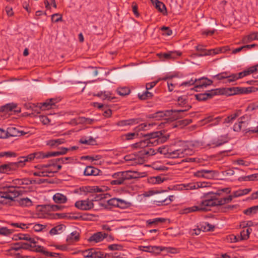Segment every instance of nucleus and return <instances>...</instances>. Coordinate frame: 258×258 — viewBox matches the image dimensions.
Returning <instances> with one entry per match:
<instances>
[{
    "label": "nucleus",
    "mask_w": 258,
    "mask_h": 258,
    "mask_svg": "<svg viewBox=\"0 0 258 258\" xmlns=\"http://www.w3.org/2000/svg\"><path fill=\"white\" fill-rule=\"evenodd\" d=\"M219 194L217 193L208 194L205 200H203L199 206H195V212L210 211L212 207L223 206L232 200V197L231 196L223 198H219Z\"/></svg>",
    "instance_id": "nucleus-1"
},
{
    "label": "nucleus",
    "mask_w": 258,
    "mask_h": 258,
    "mask_svg": "<svg viewBox=\"0 0 258 258\" xmlns=\"http://www.w3.org/2000/svg\"><path fill=\"white\" fill-rule=\"evenodd\" d=\"M143 136L147 138L133 144L134 148H145L151 146H157L165 143L169 138V135L164 136L161 131L152 132Z\"/></svg>",
    "instance_id": "nucleus-2"
},
{
    "label": "nucleus",
    "mask_w": 258,
    "mask_h": 258,
    "mask_svg": "<svg viewBox=\"0 0 258 258\" xmlns=\"http://www.w3.org/2000/svg\"><path fill=\"white\" fill-rule=\"evenodd\" d=\"M186 110L187 109H171L165 111H160L150 115L149 118H156L157 119H160L161 118L165 116L169 117V118L165 119V120H167V121L165 122V123H166L169 121L176 120L178 118L181 117V116L180 115V113Z\"/></svg>",
    "instance_id": "nucleus-3"
},
{
    "label": "nucleus",
    "mask_w": 258,
    "mask_h": 258,
    "mask_svg": "<svg viewBox=\"0 0 258 258\" xmlns=\"http://www.w3.org/2000/svg\"><path fill=\"white\" fill-rule=\"evenodd\" d=\"M18 188L16 186L4 187L3 190L0 191V203L7 204L9 202L14 201V199L21 194Z\"/></svg>",
    "instance_id": "nucleus-4"
},
{
    "label": "nucleus",
    "mask_w": 258,
    "mask_h": 258,
    "mask_svg": "<svg viewBox=\"0 0 258 258\" xmlns=\"http://www.w3.org/2000/svg\"><path fill=\"white\" fill-rule=\"evenodd\" d=\"M180 148L174 149H171L169 155L167 158H182L184 155H191L192 151L186 148L184 143L180 142Z\"/></svg>",
    "instance_id": "nucleus-5"
},
{
    "label": "nucleus",
    "mask_w": 258,
    "mask_h": 258,
    "mask_svg": "<svg viewBox=\"0 0 258 258\" xmlns=\"http://www.w3.org/2000/svg\"><path fill=\"white\" fill-rule=\"evenodd\" d=\"M140 249L143 251L155 253H159L161 251L166 250L167 252L170 253L176 252V249L171 247H166L158 246H141Z\"/></svg>",
    "instance_id": "nucleus-6"
},
{
    "label": "nucleus",
    "mask_w": 258,
    "mask_h": 258,
    "mask_svg": "<svg viewBox=\"0 0 258 258\" xmlns=\"http://www.w3.org/2000/svg\"><path fill=\"white\" fill-rule=\"evenodd\" d=\"M222 117L218 116L214 117L213 116H209L205 117L199 121H198L197 123L195 124V129L198 127L202 126L208 123L212 122L210 126L217 125L221 120Z\"/></svg>",
    "instance_id": "nucleus-7"
},
{
    "label": "nucleus",
    "mask_w": 258,
    "mask_h": 258,
    "mask_svg": "<svg viewBox=\"0 0 258 258\" xmlns=\"http://www.w3.org/2000/svg\"><path fill=\"white\" fill-rule=\"evenodd\" d=\"M213 81L206 77L195 79V91H200V89L206 88L213 84Z\"/></svg>",
    "instance_id": "nucleus-8"
},
{
    "label": "nucleus",
    "mask_w": 258,
    "mask_h": 258,
    "mask_svg": "<svg viewBox=\"0 0 258 258\" xmlns=\"http://www.w3.org/2000/svg\"><path fill=\"white\" fill-rule=\"evenodd\" d=\"M220 93V90L218 89L208 91L206 93L195 95L196 99L199 101H205L212 98L214 95Z\"/></svg>",
    "instance_id": "nucleus-9"
},
{
    "label": "nucleus",
    "mask_w": 258,
    "mask_h": 258,
    "mask_svg": "<svg viewBox=\"0 0 258 258\" xmlns=\"http://www.w3.org/2000/svg\"><path fill=\"white\" fill-rule=\"evenodd\" d=\"M112 177L114 179L110 181L112 185H120L127 180L125 171L115 173L113 174Z\"/></svg>",
    "instance_id": "nucleus-10"
},
{
    "label": "nucleus",
    "mask_w": 258,
    "mask_h": 258,
    "mask_svg": "<svg viewBox=\"0 0 258 258\" xmlns=\"http://www.w3.org/2000/svg\"><path fill=\"white\" fill-rule=\"evenodd\" d=\"M218 172L215 170H201L195 173V176L212 179L216 176Z\"/></svg>",
    "instance_id": "nucleus-11"
},
{
    "label": "nucleus",
    "mask_w": 258,
    "mask_h": 258,
    "mask_svg": "<svg viewBox=\"0 0 258 258\" xmlns=\"http://www.w3.org/2000/svg\"><path fill=\"white\" fill-rule=\"evenodd\" d=\"M255 69L253 68H249L244 71L237 74H232L230 75V81L232 82L236 81L239 79H241L245 76L249 75L254 72Z\"/></svg>",
    "instance_id": "nucleus-12"
},
{
    "label": "nucleus",
    "mask_w": 258,
    "mask_h": 258,
    "mask_svg": "<svg viewBox=\"0 0 258 258\" xmlns=\"http://www.w3.org/2000/svg\"><path fill=\"white\" fill-rule=\"evenodd\" d=\"M75 205L78 209L85 211L89 210L93 208L94 206L93 202L88 199L86 200L77 201Z\"/></svg>",
    "instance_id": "nucleus-13"
},
{
    "label": "nucleus",
    "mask_w": 258,
    "mask_h": 258,
    "mask_svg": "<svg viewBox=\"0 0 258 258\" xmlns=\"http://www.w3.org/2000/svg\"><path fill=\"white\" fill-rule=\"evenodd\" d=\"M7 133L8 134V138L10 137H20L26 134V133L23 131H21L18 128L13 126L9 127L7 130Z\"/></svg>",
    "instance_id": "nucleus-14"
},
{
    "label": "nucleus",
    "mask_w": 258,
    "mask_h": 258,
    "mask_svg": "<svg viewBox=\"0 0 258 258\" xmlns=\"http://www.w3.org/2000/svg\"><path fill=\"white\" fill-rule=\"evenodd\" d=\"M205 47V46L202 45H198L196 47V50L197 51V52L195 53V56L211 55L213 54V51H214V49H211L207 50Z\"/></svg>",
    "instance_id": "nucleus-15"
},
{
    "label": "nucleus",
    "mask_w": 258,
    "mask_h": 258,
    "mask_svg": "<svg viewBox=\"0 0 258 258\" xmlns=\"http://www.w3.org/2000/svg\"><path fill=\"white\" fill-rule=\"evenodd\" d=\"M17 169V164L10 162L0 165V173H8L9 172L15 171Z\"/></svg>",
    "instance_id": "nucleus-16"
},
{
    "label": "nucleus",
    "mask_w": 258,
    "mask_h": 258,
    "mask_svg": "<svg viewBox=\"0 0 258 258\" xmlns=\"http://www.w3.org/2000/svg\"><path fill=\"white\" fill-rule=\"evenodd\" d=\"M107 234L102 232H98L93 234L88 239L90 242H95L96 243L102 241L104 238L107 237Z\"/></svg>",
    "instance_id": "nucleus-17"
},
{
    "label": "nucleus",
    "mask_w": 258,
    "mask_h": 258,
    "mask_svg": "<svg viewBox=\"0 0 258 258\" xmlns=\"http://www.w3.org/2000/svg\"><path fill=\"white\" fill-rule=\"evenodd\" d=\"M141 121V120L140 118H132L119 121L116 123V125L120 126L132 125L139 123Z\"/></svg>",
    "instance_id": "nucleus-18"
},
{
    "label": "nucleus",
    "mask_w": 258,
    "mask_h": 258,
    "mask_svg": "<svg viewBox=\"0 0 258 258\" xmlns=\"http://www.w3.org/2000/svg\"><path fill=\"white\" fill-rule=\"evenodd\" d=\"M242 113L241 110L238 109L235 110V112L227 116L225 118L223 123H232L235 119L240 116Z\"/></svg>",
    "instance_id": "nucleus-19"
},
{
    "label": "nucleus",
    "mask_w": 258,
    "mask_h": 258,
    "mask_svg": "<svg viewBox=\"0 0 258 258\" xmlns=\"http://www.w3.org/2000/svg\"><path fill=\"white\" fill-rule=\"evenodd\" d=\"M57 102L56 99L51 98L46 100L44 102L42 103L41 108L42 110H48L52 108V106L55 105Z\"/></svg>",
    "instance_id": "nucleus-20"
},
{
    "label": "nucleus",
    "mask_w": 258,
    "mask_h": 258,
    "mask_svg": "<svg viewBox=\"0 0 258 258\" xmlns=\"http://www.w3.org/2000/svg\"><path fill=\"white\" fill-rule=\"evenodd\" d=\"M99 170L97 168L89 166L85 168L84 171V174L85 176H96L99 174Z\"/></svg>",
    "instance_id": "nucleus-21"
},
{
    "label": "nucleus",
    "mask_w": 258,
    "mask_h": 258,
    "mask_svg": "<svg viewBox=\"0 0 258 258\" xmlns=\"http://www.w3.org/2000/svg\"><path fill=\"white\" fill-rule=\"evenodd\" d=\"M230 75L227 72H222L216 75L213 76L214 78H216L218 80H221L223 79H226V81H225V83H231L232 81H230Z\"/></svg>",
    "instance_id": "nucleus-22"
},
{
    "label": "nucleus",
    "mask_w": 258,
    "mask_h": 258,
    "mask_svg": "<svg viewBox=\"0 0 258 258\" xmlns=\"http://www.w3.org/2000/svg\"><path fill=\"white\" fill-rule=\"evenodd\" d=\"M54 201L58 204H64L67 201V198L66 196L60 194L56 193L53 197Z\"/></svg>",
    "instance_id": "nucleus-23"
},
{
    "label": "nucleus",
    "mask_w": 258,
    "mask_h": 258,
    "mask_svg": "<svg viewBox=\"0 0 258 258\" xmlns=\"http://www.w3.org/2000/svg\"><path fill=\"white\" fill-rule=\"evenodd\" d=\"M64 141V140L63 139L50 140L46 142V145L49 146L51 148H54L63 143Z\"/></svg>",
    "instance_id": "nucleus-24"
},
{
    "label": "nucleus",
    "mask_w": 258,
    "mask_h": 258,
    "mask_svg": "<svg viewBox=\"0 0 258 258\" xmlns=\"http://www.w3.org/2000/svg\"><path fill=\"white\" fill-rule=\"evenodd\" d=\"M80 238L79 233L77 231L72 232L68 236L67 241L68 243H71L74 242L78 241Z\"/></svg>",
    "instance_id": "nucleus-25"
},
{
    "label": "nucleus",
    "mask_w": 258,
    "mask_h": 258,
    "mask_svg": "<svg viewBox=\"0 0 258 258\" xmlns=\"http://www.w3.org/2000/svg\"><path fill=\"white\" fill-rule=\"evenodd\" d=\"M227 136L226 135L221 136L218 138L217 141L212 142L211 145H213L214 147H218L227 143Z\"/></svg>",
    "instance_id": "nucleus-26"
},
{
    "label": "nucleus",
    "mask_w": 258,
    "mask_h": 258,
    "mask_svg": "<svg viewBox=\"0 0 258 258\" xmlns=\"http://www.w3.org/2000/svg\"><path fill=\"white\" fill-rule=\"evenodd\" d=\"M223 94L224 92H221L220 94ZM224 93L227 94L228 95H233L239 94V87H232L229 88L225 89Z\"/></svg>",
    "instance_id": "nucleus-27"
},
{
    "label": "nucleus",
    "mask_w": 258,
    "mask_h": 258,
    "mask_svg": "<svg viewBox=\"0 0 258 258\" xmlns=\"http://www.w3.org/2000/svg\"><path fill=\"white\" fill-rule=\"evenodd\" d=\"M127 180L138 178L141 176L140 173L131 170L125 171Z\"/></svg>",
    "instance_id": "nucleus-28"
},
{
    "label": "nucleus",
    "mask_w": 258,
    "mask_h": 258,
    "mask_svg": "<svg viewBox=\"0 0 258 258\" xmlns=\"http://www.w3.org/2000/svg\"><path fill=\"white\" fill-rule=\"evenodd\" d=\"M155 202L158 203V205L159 206L161 205H167L170 204V200H167V198H165L161 195L158 196Z\"/></svg>",
    "instance_id": "nucleus-29"
},
{
    "label": "nucleus",
    "mask_w": 258,
    "mask_h": 258,
    "mask_svg": "<svg viewBox=\"0 0 258 258\" xmlns=\"http://www.w3.org/2000/svg\"><path fill=\"white\" fill-rule=\"evenodd\" d=\"M35 158L36 159H43L52 157L51 152L44 153L43 152H35Z\"/></svg>",
    "instance_id": "nucleus-30"
},
{
    "label": "nucleus",
    "mask_w": 258,
    "mask_h": 258,
    "mask_svg": "<svg viewBox=\"0 0 258 258\" xmlns=\"http://www.w3.org/2000/svg\"><path fill=\"white\" fill-rule=\"evenodd\" d=\"M19 236H20V237H18L20 240H27L29 241L30 243H36V241L34 238H32L28 234H19Z\"/></svg>",
    "instance_id": "nucleus-31"
},
{
    "label": "nucleus",
    "mask_w": 258,
    "mask_h": 258,
    "mask_svg": "<svg viewBox=\"0 0 258 258\" xmlns=\"http://www.w3.org/2000/svg\"><path fill=\"white\" fill-rule=\"evenodd\" d=\"M17 105L14 103H9L1 107V110L3 112H9L13 110V109L16 108Z\"/></svg>",
    "instance_id": "nucleus-32"
},
{
    "label": "nucleus",
    "mask_w": 258,
    "mask_h": 258,
    "mask_svg": "<svg viewBox=\"0 0 258 258\" xmlns=\"http://www.w3.org/2000/svg\"><path fill=\"white\" fill-rule=\"evenodd\" d=\"M256 34H258V33H250L248 35L244 36L242 39L243 43H247L253 40H256Z\"/></svg>",
    "instance_id": "nucleus-33"
},
{
    "label": "nucleus",
    "mask_w": 258,
    "mask_h": 258,
    "mask_svg": "<svg viewBox=\"0 0 258 258\" xmlns=\"http://www.w3.org/2000/svg\"><path fill=\"white\" fill-rule=\"evenodd\" d=\"M166 221V219L163 218H156L153 219H150L147 221V223L149 225H157L159 223H164Z\"/></svg>",
    "instance_id": "nucleus-34"
},
{
    "label": "nucleus",
    "mask_w": 258,
    "mask_h": 258,
    "mask_svg": "<svg viewBox=\"0 0 258 258\" xmlns=\"http://www.w3.org/2000/svg\"><path fill=\"white\" fill-rule=\"evenodd\" d=\"M153 93L147 90L142 94L139 93L138 97L141 100H146L151 98L153 97Z\"/></svg>",
    "instance_id": "nucleus-35"
},
{
    "label": "nucleus",
    "mask_w": 258,
    "mask_h": 258,
    "mask_svg": "<svg viewBox=\"0 0 258 258\" xmlns=\"http://www.w3.org/2000/svg\"><path fill=\"white\" fill-rule=\"evenodd\" d=\"M19 203L24 207H30L32 205V202L28 198L21 199L19 201Z\"/></svg>",
    "instance_id": "nucleus-36"
},
{
    "label": "nucleus",
    "mask_w": 258,
    "mask_h": 258,
    "mask_svg": "<svg viewBox=\"0 0 258 258\" xmlns=\"http://www.w3.org/2000/svg\"><path fill=\"white\" fill-rule=\"evenodd\" d=\"M64 227V225H59L53 228H52L49 231V234L51 235H56L59 233V231H62V229Z\"/></svg>",
    "instance_id": "nucleus-37"
},
{
    "label": "nucleus",
    "mask_w": 258,
    "mask_h": 258,
    "mask_svg": "<svg viewBox=\"0 0 258 258\" xmlns=\"http://www.w3.org/2000/svg\"><path fill=\"white\" fill-rule=\"evenodd\" d=\"M108 195V194H94L92 195L91 196L92 197V198L90 200L93 202V201H100L103 199L106 198V196Z\"/></svg>",
    "instance_id": "nucleus-38"
},
{
    "label": "nucleus",
    "mask_w": 258,
    "mask_h": 258,
    "mask_svg": "<svg viewBox=\"0 0 258 258\" xmlns=\"http://www.w3.org/2000/svg\"><path fill=\"white\" fill-rule=\"evenodd\" d=\"M178 189L180 190H189L194 189V183H183L178 185Z\"/></svg>",
    "instance_id": "nucleus-39"
},
{
    "label": "nucleus",
    "mask_w": 258,
    "mask_h": 258,
    "mask_svg": "<svg viewBox=\"0 0 258 258\" xmlns=\"http://www.w3.org/2000/svg\"><path fill=\"white\" fill-rule=\"evenodd\" d=\"M258 211V207L257 206H253L243 211L244 214L247 215L255 214Z\"/></svg>",
    "instance_id": "nucleus-40"
},
{
    "label": "nucleus",
    "mask_w": 258,
    "mask_h": 258,
    "mask_svg": "<svg viewBox=\"0 0 258 258\" xmlns=\"http://www.w3.org/2000/svg\"><path fill=\"white\" fill-rule=\"evenodd\" d=\"M171 149H169L167 147L163 146L159 147L158 149V152H159L161 154L164 155L166 157H167V156L169 155L170 150Z\"/></svg>",
    "instance_id": "nucleus-41"
},
{
    "label": "nucleus",
    "mask_w": 258,
    "mask_h": 258,
    "mask_svg": "<svg viewBox=\"0 0 258 258\" xmlns=\"http://www.w3.org/2000/svg\"><path fill=\"white\" fill-rule=\"evenodd\" d=\"M213 49L214 51H213V54H216L221 52H225L227 51L230 50V48L228 46H225L220 48H216Z\"/></svg>",
    "instance_id": "nucleus-42"
},
{
    "label": "nucleus",
    "mask_w": 258,
    "mask_h": 258,
    "mask_svg": "<svg viewBox=\"0 0 258 258\" xmlns=\"http://www.w3.org/2000/svg\"><path fill=\"white\" fill-rule=\"evenodd\" d=\"M117 92L119 95L123 96L128 95L130 90L127 87H121L117 89Z\"/></svg>",
    "instance_id": "nucleus-43"
},
{
    "label": "nucleus",
    "mask_w": 258,
    "mask_h": 258,
    "mask_svg": "<svg viewBox=\"0 0 258 258\" xmlns=\"http://www.w3.org/2000/svg\"><path fill=\"white\" fill-rule=\"evenodd\" d=\"M181 55L180 53H178L177 52L171 51L168 53H166L164 54V57L166 58H175L177 56H180Z\"/></svg>",
    "instance_id": "nucleus-44"
},
{
    "label": "nucleus",
    "mask_w": 258,
    "mask_h": 258,
    "mask_svg": "<svg viewBox=\"0 0 258 258\" xmlns=\"http://www.w3.org/2000/svg\"><path fill=\"white\" fill-rule=\"evenodd\" d=\"M131 205V203L130 202L120 199L118 208L120 209H125L130 207Z\"/></svg>",
    "instance_id": "nucleus-45"
},
{
    "label": "nucleus",
    "mask_w": 258,
    "mask_h": 258,
    "mask_svg": "<svg viewBox=\"0 0 258 258\" xmlns=\"http://www.w3.org/2000/svg\"><path fill=\"white\" fill-rule=\"evenodd\" d=\"M120 199L112 198L107 201V204L109 206L118 207Z\"/></svg>",
    "instance_id": "nucleus-46"
},
{
    "label": "nucleus",
    "mask_w": 258,
    "mask_h": 258,
    "mask_svg": "<svg viewBox=\"0 0 258 258\" xmlns=\"http://www.w3.org/2000/svg\"><path fill=\"white\" fill-rule=\"evenodd\" d=\"M245 121L244 120H238V123H235L233 125V130L235 132H239L242 129V124H244Z\"/></svg>",
    "instance_id": "nucleus-47"
},
{
    "label": "nucleus",
    "mask_w": 258,
    "mask_h": 258,
    "mask_svg": "<svg viewBox=\"0 0 258 258\" xmlns=\"http://www.w3.org/2000/svg\"><path fill=\"white\" fill-rule=\"evenodd\" d=\"M151 126V124H147V123H141L138 126L134 128L136 132H139L141 131H145L147 130V127Z\"/></svg>",
    "instance_id": "nucleus-48"
},
{
    "label": "nucleus",
    "mask_w": 258,
    "mask_h": 258,
    "mask_svg": "<svg viewBox=\"0 0 258 258\" xmlns=\"http://www.w3.org/2000/svg\"><path fill=\"white\" fill-rule=\"evenodd\" d=\"M69 149L67 148H62L60 151L51 152L52 157L65 154Z\"/></svg>",
    "instance_id": "nucleus-49"
},
{
    "label": "nucleus",
    "mask_w": 258,
    "mask_h": 258,
    "mask_svg": "<svg viewBox=\"0 0 258 258\" xmlns=\"http://www.w3.org/2000/svg\"><path fill=\"white\" fill-rule=\"evenodd\" d=\"M155 8L160 12H163L166 10L165 5L161 2L158 1L155 4Z\"/></svg>",
    "instance_id": "nucleus-50"
},
{
    "label": "nucleus",
    "mask_w": 258,
    "mask_h": 258,
    "mask_svg": "<svg viewBox=\"0 0 258 258\" xmlns=\"http://www.w3.org/2000/svg\"><path fill=\"white\" fill-rule=\"evenodd\" d=\"M108 248L110 250H121L123 248L122 245L118 244H113L109 245Z\"/></svg>",
    "instance_id": "nucleus-51"
},
{
    "label": "nucleus",
    "mask_w": 258,
    "mask_h": 258,
    "mask_svg": "<svg viewBox=\"0 0 258 258\" xmlns=\"http://www.w3.org/2000/svg\"><path fill=\"white\" fill-rule=\"evenodd\" d=\"M13 232V230L9 229L7 227H2L0 228V234L3 235H9Z\"/></svg>",
    "instance_id": "nucleus-52"
},
{
    "label": "nucleus",
    "mask_w": 258,
    "mask_h": 258,
    "mask_svg": "<svg viewBox=\"0 0 258 258\" xmlns=\"http://www.w3.org/2000/svg\"><path fill=\"white\" fill-rule=\"evenodd\" d=\"M56 161H57L58 162H61V163L63 164H66L72 162L73 161V158L72 157H62L60 158H57Z\"/></svg>",
    "instance_id": "nucleus-53"
},
{
    "label": "nucleus",
    "mask_w": 258,
    "mask_h": 258,
    "mask_svg": "<svg viewBox=\"0 0 258 258\" xmlns=\"http://www.w3.org/2000/svg\"><path fill=\"white\" fill-rule=\"evenodd\" d=\"M46 227V225L40 224H35L33 226V229L36 232H40L43 231Z\"/></svg>",
    "instance_id": "nucleus-54"
},
{
    "label": "nucleus",
    "mask_w": 258,
    "mask_h": 258,
    "mask_svg": "<svg viewBox=\"0 0 258 258\" xmlns=\"http://www.w3.org/2000/svg\"><path fill=\"white\" fill-rule=\"evenodd\" d=\"M26 158L25 156L20 157L18 159L19 160L18 162H14V163L17 164V168L20 166L22 167L25 165V163L27 162V160H25Z\"/></svg>",
    "instance_id": "nucleus-55"
},
{
    "label": "nucleus",
    "mask_w": 258,
    "mask_h": 258,
    "mask_svg": "<svg viewBox=\"0 0 258 258\" xmlns=\"http://www.w3.org/2000/svg\"><path fill=\"white\" fill-rule=\"evenodd\" d=\"M48 174L49 173L48 172V170L43 171L35 172L33 173V175L34 176L40 177L50 176V175Z\"/></svg>",
    "instance_id": "nucleus-56"
},
{
    "label": "nucleus",
    "mask_w": 258,
    "mask_h": 258,
    "mask_svg": "<svg viewBox=\"0 0 258 258\" xmlns=\"http://www.w3.org/2000/svg\"><path fill=\"white\" fill-rule=\"evenodd\" d=\"M236 207V205H228L224 207H221L219 210L222 212H226L228 211L232 210Z\"/></svg>",
    "instance_id": "nucleus-57"
},
{
    "label": "nucleus",
    "mask_w": 258,
    "mask_h": 258,
    "mask_svg": "<svg viewBox=\"0 0 258 258\" xmlns=\"http://www.w3.org/2000/svg\"><path fill=\"white\" fill-rule=\"evenodd\" d=\"M94 252V248L88 249L84 252V256L86 257H93Z\"/></svg>",
    "instance_id": "nucleus-58"
},
{
    "label": "nucleus",
    "mask_w": 258,
    "mask_h": 258,
    "mask_svg": "<svg viewBox=\"0 0 258 258\" xmlns=\"http://www.w3.org/2000/svg\"><path fill=\"white\" fill-rule=\"evenodd\" d=\"M244 179L245 180H258V173L253 174L250 175L246 176L244 177Z\"/></svg>",
    "instance_id": "nucleus-59"
},
{
    "label": "nucleus",
    "mask_w": 258,
    "mask_h": 258,
    "mask_svg": "<svg viewBox=\"0 0 258 258\" xmlns=\"http://www.w3.org/2000/svg\"><path fill=\"white\" fill-rule=\"evenodd\" d=\"M106 254H104L100 251H98L97 249H95V252L94 253V258H104L106 257Z\"/></svg>",
    "instance_id": "nucleus-60"
},
{
    "label": "nucleus",
    "mask_w": 258,
    "mask_h": 258,
    "mask_svg": "<svg viewBox=\"0 0 258 258\" xmlns=\"http://www.w3.org/2000/svg\"><path fill=\"white\" fill-rule=\"evenodd\" d=\"M192 212H194V207L181 209L179 212L180 214H186Z\"/></svg>",
    "instance_id": "nucleus-61"
},
{
    "label": "nucleus",
    "mask_w": 258,
    "mask_h": 258,
    "mask_svg": "<svg viewBox=\"0 0 258 258\" xmlns=\"http://www.w3.org/2000/svg\"><path fill=\"white\" fill-rule=\"evenodd\" d=\"M0 156L1 157L6 156V157H16V154L14 152H4L0 153Z\"/></svg>",
    "instance_id": "nucleus-62"
},
{
    "label": "nucleus",
    "mask_w": 258,
    "mask_h": 258,
    "mask_svg": "<svg viewBox=\"0 0 258 258\" xmlns=\"http://www.w3.org/2000/svg\"><path fill=\"white\" fill-rule=\"evenodd\" d=\"M142 152L143 155H153L155 154V151L152 148H150L149 149H144L142 151Z\"/></svg>",
    "instance_id": "nucleus-63"
},
{
    "label": "nucleus",
    "mask_w": 258,
    "mask_h": 258,
    "mask_svg": "<svg viewBox=\"0 0 258 258\" xmlns=\"http://www.w3.org/2000/svg\"><path fill=\"white\" fill-rule=\"evenodd\" d=\"M44 250V247L40 245H32V248L31 249V250H32L33 251L35 252H38L42 253L43 250Z\"/></svg>",
    "instance_id": "nucleus-64"
}]
</instances>
